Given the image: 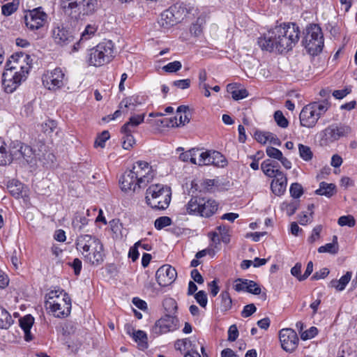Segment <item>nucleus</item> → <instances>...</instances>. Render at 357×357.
<instances>
[{
	"label": "nucleus",
	"instance_id": "nucleus-6",
	"mask_svg": "<svg viewBox=\"0 0 357 357\" xmlns=\"http://www.w3.org/2000/svg\"><path fill=\"white\" fill-rule=\"evenodd\" d=\"M302 45L307 52L314 56L319 54L324 45V34L317 24H309L303 31Z\"/></svg>",
	"mask_w": 357,
	"mask_h": 357
},
{
	"label": "nucleus",
	"instance_id": "nucleus-33",
	"mask_svg": "<svg viewBox=\"0 0 357 357\" xmlns=\"http://www.w3.org/2000/svg\"><path fill=\"white\" fill-rule=\"evenodd\" d=\"M339 250V245L337 236H333L332 243H326L318 248L319 253L328 252L333 255L337 254Z\"/></svg>",
	"mask_w": 357,
	"mask_h": 357
},
{
	"label": "nucleus",
	"instance_id": "nucleus-55",
	"mask_svg": "<svg viewBox=\"0 0 357 357\" xmlns=\"http://www.w3.org/2000/svg\"><path fill=\"white\" fill-rule=\"evenodd\" d=\"M247 292L254 295H259L261 294V288L259 285L253 280H248Z\"/></svg>",
	"mask_w": 357,
	"mask_h": 357
},
{
	"label": "nucleus",
	"instance_id": "nucleus-32",
	"mask_svg": "<svg viewBox=\"0 0 357 357\" xmlns=\"http://www.w3.org/2000/svg\"><path fill=\"white\" fill-rule=\"evenodd\" d=\"M300 206V200L292 199L289 202H284L280 205V209L288 216L293 215Z\"/></svg>",
	"mask_w": 357,
	"mask_h": 357
},
{
	"label": "nucleus",
	"instance_id": "nucleus-51",
	"mask_svg": "<svg viewBox=\"0 0 357 357\" xmlns=\"http://www.w3.org/2000/svg\"><path fill=\"white\" fill-rule=\"evenodd\" d=\"M214 160H211V151L202 152L199 154V165H209L211 163H215Z\"/></svg>",
	"mask_w": 357,
	"mask_h": 357
},
{
	"label": "nucleus",
	"instance_id": "nucleus-52",
	"mask_svg": "<svg viewBox=\"0 0 357 357\" xmlns=\"http://www.w3.org/2000/svg\"><path fill=\"white\" fill-rule=\"evenodd\" d=\"M274 119L277 124L281 128H285L289 125L288 120L283 115V113L280 110H278L274 113Z\"/></svg>",
	"mask_w": 357,
	"mask_h": 357
},
{
	"label": "nucleus",
	"instance_id": "nucleus-57",
	"mask_svg": "<svg viewBox=\"0 0 357 357\" xmlns=\"http://www.w3.org/2000/svg\"><path fill=\"white\" fill-rule=\"evenodd\" d=\"M196 301L202 307H205L207 305L208 299L206 294L204 291L200 290L195 295Z\"/></svg>",
	"mask_w": 357,
	"mask_h": 357
},
{
	"label": "nucleus",
	"instance_id": "nucleus-22",
	"mask_svg": "<svg viewBox=\"0 0 357 357\" xmlns=\"http://www.w3.org/2000/svg\"><path fill=\"white\" fill-rule=\"evenodd\" d=\"M176 10V6H171L161 13L159 21L161 26L169 29L179 22L178 17L174 13Z\"/></svg>",
	"mask_w": 357,
	"mask_h": 357
},
{
	"label": "nucleus",
	"instance_id": "nucleus-59",
	"mask_svg": "<svg viewBox=\"0 0 357 357\" xmlns=\"http://www.w3.org/2000/svg\"><path fill=\"white\" fill-rule=\"evenodd\" d=\"M214 160L215 163H211V165L218 166L220 163L223 166L225 162V159L224 156L218 151H211V160Z\"/></svg>",
	"mask_w": 357,
	"mask_h": 357
},
{
	"label": "nucleus",
	"instance_id": "nucleus-23",
	"mask_svg": "<svg viewBox=\"0 0 357 357\" xmlns=\"http://www.w3.org/2000/svg\"><path fill=\"white\" fill-rule=\"evenodd\" d=\"M71 301L66 302V305L62 303H52L50 307H46L50 310L52 314L57 318L63 319L68 317L71 312Z\"/></svg>",
	"mask_w": 357,
	"mask_h": 357
},
{
	"label": "nucleus",
	"instance_id": "nucleus-40",
	"mask_svg": "<svg viewBox=\"0 0 357 357\" xmlns=\"http://www.w3.org/2000/svg\"><path fill=\"white\" fill-rule=\"evenodd\" d=\"M196 347L195 344L192 343L189 338L178 339L174 342V348L176 351H179L183 353L186 348Z\"/></svg>",
	"mask_w": 357,
	"mask_h": 357
},
{
	"label": "nucleus",
	"instance_id": "nucleus-10",
	"mask_svg": "<svg viewBox=\"0 0 357 357\" xmlns=\"http://www.w3.org/2000/svg\"><path fill=\"white\" fill-rule=\"evenodd\" d=\"M179 328V320L175 315L165 314L157 320L151 328V333L156 336L173 332Z\"/></svg>",
	"mask_w": 357,
	"mask_h": 357
},
{
	"label": "nucleus",
	"instance_id": "nucleus-3",
	"mask_svg": "<svg viewBox=\"0 0 357 357\" xmlns=\"http://www.w3.org/2000/svg\"><path fill=\"white\" fill-rule=\"evenodd\" d=\"M75 245L86 262L93 266H98L103 262V245L95 236L80 235L77 237Z\"/></svg>",
	"mask_w": 357,
	"mask_h": 357
},
{
	"label": "nucleus",
	"instance_id": "nucleus-28",
	"mask_svg": "<svg viewBox=\"0 0 357 357\" xmlns=\"http://www.w3.org/2000/svg\"><path fill=\"white\" fill-rule=\"evenodd\" d=\"M144 118L145 114L130 116L128 121L121 127V132H133L134 129L144 122Z\"/></svg>",
	"mask_w": 357,
	"mask_h": 357
},
{
	"label": "nucleus",
	"instance_id": "nucleus-38",
	"mask_svg": "<svg viewBox=\"0 0 357 357\" xmlns=\"http://www.w3.org/2000/svg\"><path fill=\"white\" fill-rule=\"evenodd\" d=\"M132 338L136 342L138 343L140 347L144 349L148 347V337L146 333L144 331L141 330L134 331L132 333Z\"/></svg>",
	"mask_w": 357,
	"mask_h": 357
},
{
	"label": "nucleus",
	"instance_id": "nucleus-50",
	"mask_svg": "<svg viewBox=\"0 0 357 357\" xmlns=\"http://www.w3.org/2000/svg\"><path fill=\"white\" fill-rule=\"evenodd\" d=\"M216 229L218 231V234L220 235L222 241L223 243L227 244L230 241V236L229 234V227L221 225L216 227Z\"/></svg>",
	"mask_w": 357,
	"mask_h": 357
},
{
	"label": "nucleus",
	"instance_id": "nucleus-5",
	"mask_svg": "<svg viewBox=\"0 0 357 357\" xmlns=\"http://www.w3.org/2000/svg\"><path fill=\"white\" fill-rule=\"evenodd\" d=\"M171 199L172 190L167 185L153 184L146 190V203L153 209L165 210L168 208Z\"/></svg>",
	"mask_w": 357,
	"mask_h": 357
},
{
	"label": "nucleus",
	"instance_id": "nucleus-53",
	"mask_svg": "<svg viewBox=\"0 0 357 357\" xmlns=\"http://www.w3.org/2000/svg\"><path fill=\"white\" fill-rule=\"evenodd\" d=\"M182 67V64L178 61L170 62L162 67V69L167 73H176Z\"/></svg>",
	"mask_w": 357,
	"mask_h": 357
},
{
	"label": "nucleus",
	"instance_id": "nucleus-11",
	"mask_svg": "<svg viewBox=\"0 0 357 357\" xmlns=\"http://www.w3.org/2000/svg\"><path fill=\"white\" fill-rule=\"evenodd\" d=\"M67 77L60 68L47 71L42 77L43 86L50 91L62 88L67 82Z\"/></svg>",
	"mask_w": 357,
	"mask_h": 357
},
{
	"label": "nucleus",
	"instance_id": "nucleus-45",
	"mask_svg": "<svg viewBox=\"0 0 357 357\" xmlns=\"http://www.w3.org/2000/svg\"><path fill=\"white\" fill-rule=\"evenodd\" d=\"M124 135L123 137L122 147L124 149L129 150L135 143L132 132H121Z\"/></svg>",
	"mask_w": 357,
	"mask_h": 357
},
{
	"label": "nucleus",
	"instance_id": "nucleus-9",
	"mask_svg": "<svg viewBox=\"0 0 357 357\" xmlns=\"http://www.w3.org/2000/svg\"><path fill=\"white\" fill-rule=\"evenodd\" d=\"M114 57V44L111 40H107L90 50L87 61L89 65L98 67L109 63Z\"/></svg>",
	"mask_w": 357,
	"mask_h": 357
},
{
	"label": "nucleus",
	"instance_id": "nucleus-36",
	"mask_svg": "<svg viewBox=\"0 0 357 357\" xmlns=\"http://www.w3.org/2000/svg\"><path fill=\"white\" fill-rule=\"evenodd\" d=\"M199 151V149L192 148L179 155V159L183 162H190L192 164L197 165L196 155Z\"/></svg>",
	"mask_w": 357,
	"mask_h": 357
},
{
	"label": "nucleus",
	"instance_id": "nucleus-8",
	"mask_svg": "<svg viewBox=\"0 0 357 357\" xmlns=\"http://www.w3.org/2000/svg\"><path fill=\"white\" fill-rule=\"evenodd\" d=\"M185 207L187 213L190 215L210 218L218 211V204L214 199L193 196Z\"/></svg>",
	"mask_w": 357,
	"mask_h": 357
},
{
	"label": "nucleus",
	"instance_id": "nucleus-42",
	"mask_svg": "<svg viewBox=\"0 0 357 357\" xmlns=\"http://www.w3.org/2000/svg\"><path fill=\"white\" fill-rule=\"evenodd\" d=\"M298 151L300 157L306 162L311 160L313 158V153L308 146L299 144Z\"/></svg>",
	"mask_w": 357,
	"mask_h": 357
},
{
	"label": "nucleus",
	"instance_id": "nucleus-54",
	"mask_svg": "<svg viewBox=\"0 0 357 357\" xmlns=\"http://www.w3.org/2000/svg\"><path fill=\"white\" fill-rule=\"evenodd\" d=\"M248 279L238 278L234 281V289L237 292L246 291L248 287Z\"/></svg>",
	"mask_w": 357,
	"mask_h": 357
},
{
	"label": "nucleus",
	"instance_id": "nucleus-1",
	"mask_svg": "<svg viewBox=\"0 0 357 357\" xmlns=\"http://www.w3.org/2000/svg\"><path fill=\"white\" fill-rule=\"evenodd\" d=\"M301 35L298 25L295 22H284L268 31L257 40L262 50L279 53L289 52L298 43Z\"/></svg>",
	"mask_w": 357,
	"mask_h": 357
},
{
	"label": "nucleus",
	"instance_id": "nucleus-18",
	"mask_svg": "<svg viewBox=\"0 0 357 357\" xmlns=\"http://www.w3.org/2000/svg\"><path fill=\"white\" fill-rule=\"evenodd\" d=\"M146 100V98L144 96L134 94L123 98L119 105V108L134 112L138 107L144 105Z\"/></svg>",
	"mask_w": 357,
	"mask_h": 357
},
{
	"label": "nucleus",
	"instance_id": "nucleus-2",
	"mask_svg": "<svg viewBox=\"0 0 357 357\" xmlns=\"http://www.w3.org/2000/svg\"><path fill=\"white\" fill-rule=\"evenodd\" d=\"M30 55L22 52L14 53L6 61L2 75V85L6 93H13L26 79L32 67Z\"/></svg>",
	"mask_w": 357,
	"mask_h": 357
},
{
	"label": "nucleus",
	"instance_id": "nucleus-7",
	"mask_svg": "<svg viewBox=\"0 0 357 357\" xmlns=\"http://www.w3.org/2000/svg\"><path fill=\"white\" fill-rule=\"evenodd\" d=\"M329 106L327 101L313 102L304 106L299 115L301 126L308 128H314Z\"/></svg>",
	"mask_w": 357,
	"mask_h": 357
},
{
	"label": "nucleus",
	"instance_id": "nucleus-47",
	"mask_svg": "<svg viewBox=\"0 0 357 357\" xmlns=\"http://www.w3.org/2000/svg\"><path fill=\"white\" fill-rule=\"evenodd\" d=\"M337 224L341 227L347 226L353 227L356 225V220L351 215H342L338 218Z\"/></svg>",
	"mask_w": 357,
	"mask_h": 357
},
{
	"label": "nucleus",
	"instance_id": "nucleus-58",
	"mask_svg": "<svg viewBox=\"0 0 357 357\" xmlns=\"http://www.w3.org/2000/svg\"><path fill=\"white\" fill-rule=\"evenodd\" d=\"M57 126V123L54 121L49 119L42 124V130L45 133H52Z\"/></svg>",
	"mask_w": 357,
	"mask_h": 357
},
{
	"label": "nucleus",
	"instance_id": "nucleus-21",
	"mask_svg": "<svg viewBox=\"0 0 357 357\" xmlns=\"http://www.w3.org/2000/svg\"><path fill=\"white\" fill-rule=\"evenodd\" d=\"M45 307H50V305L54 303H62L66 305V302L71 301V298L69 295L64 291V290H54L50 291L46 295Z\"/></svg>",
	"mask_w": 357,
	"mask_h": 357
},
{
	"label": "nucleus",
	"instance_id": "nucleus-30",
	"mask_svg": "<svg viewBox=\"0 0 357 357\" xmlns=\"http://www.w3.org/2000/svg\"><path fill=\"white\" fill-rule=\"evenodd\" d=\"M336 193V186L333 183H327L322 181L319 183V188L315 190V194L318 195H324L328 198L331 197Z\"/></svg>",
	"mask_w": 357,
	"mask_h": 357
},
{
	"label": "nucleus",
	"instance_id": "nucleus-44",
	"mask_svg": "<svg viewBox=\"0 0 357 357\" xmlns=\"http://www.w3.org/2000/svg\"><path fill=\"white\" fill-rule=\"evenodd\" d=\"M11 163V157L6 151V144L0 141V165L3 166Z\"/></svg>",
	"mask_w": 357,
	"mask_h": 357
},
{
	"label": "nucleus",
	"instance_id": "nucleus-60",
	"mask_svg": "<svg viewBox=\"0 0 357 357\" xmlns=\"http://www.w3.org/2000/svg\"><path fill=\"white\" fill-rule=\"evenodd\" d=\"M266 153L268 157L276 160H279L282 155V153L280 150L273 146H268Z\"/></svg>",
	"mask_w": 357,
	"mask_h": 357
},
{
	"label": "nucleus",
	"instance_id": "nucleus-13",
	"mask_svg": "<svg viewBox=\"0 0 357 357\" xmlns=\"http://www.w3.org/2000/svg\"><path fill=\"white\" fill-rule=\"evenodd\" d=\"M47 15L42 7L29 10L24 16L26 26L31 30H38L43 27L47 21Z\"/></svg>",
	"mask_w": 357,
	"mask_h": 357
},
{
	"label": "nucleus",
	"instance_id": "nucleus-64",
	"mask_svg": "<svg viewBox=\"0 0 357 357\" xmlns=\"http://www.w3.org/2000/svg\"><path fill=\"white\" fill-rule=\"evenodd\" d=\"M190 31L192 35L195 36H198L202 33V26L199 23V19L190 26Z\"/></svg>",
	"mask_w": 357,
	"mask_h": 357
},
{
	"label": "nucleus",
	"instance_id": "nucleus-17",
	"mask_svg": "<svg viewBox=\"0 0 357 357\" xmlns=\"http://www.w3.org/2000/svg\"><path fill=\"white\" fill-rule=\"evenodd\" d=\"M52 38L54 42L61 46H68L75 43V37L72 32L63 26L54 28Z\"/></svg>",
	"mask_w": 357,
	"mask_h": 357
},
{
	"label": "nucleus",
	"instance_id": "nucleus-46",
	"mask_svg": "<svg viewBox=\"0 0 357 357\" xmlns=\"http://www.w3.org/2000/svg\"><path fill=\"white\" fill-rule=\"evenodd\" d=\"M172 224V219L168 216H161L158 218L154 222L155 228L157 230H161L165 227L169 226Z\"/></svg>",
	"mask_w": 357,
	"mask_h": 357
},
{
	"label": "nucleus",
	"instance_id": "nucleus-49",
	"mask_svg": "<svg viewBox=\"0 0 357 357\" xmlns=\"http://www.w3.org/2000/svg\"><path fill=\"white\" fill-rule=\"evenodd\" d=\"M110 137L109 131L104 130L100 135H98L95 140L94 146L104 148L105 146V142Z\"/></svg>",
	"mask_w": 357,
	"mask_h": 357
},
{
	"label": "nucleus",
	"instance_id": "nucleus-48",
	"mask_svg": "<svg viewBox=\"0 0 357 357\" xmlns=\"http://www.w3.org/2000/svg\"><path fill=\"white\" fill-rule=\"evenodd\" d=\"M289 192L294 199H298L303 195L304 191L300 183H294L290 186Z\"/></svg>",
	"mask_w": 357,
	"mask_h": 357
},
{
	"label": "nucleus",
	"instance_id": "nucleus-31",
	"mask_svg": "<svg viewBox=\"0 0 357 357\" xmlns=\"http://www.w3.org/2000/svg\"><path fill=\"white\" fill-rule=\"evenodd\" d=\"M351 278V273L347 272L340 280H333L330 282V287L336 289L337 291H342L345 289Z\"/></svg>",
	"mask_w": 357,
	"mask_h": 357
},
{
	"label": "nucleus",
	"instance_id": "nucleus-16",
	"mask_svg": "<svg viewBox=\"0 0 357 357\" xmlns=\"http://www.w3.org/2000/svg\"><path fill=\"white\" fill-rule=\"evenodd\" d=\"M176 275L177 273L174 267L169 264H165L157 270L155 278L160 286L167 287L174 282Z\"/></svg>",
	"mask_w": 357,
	"mask_h": 357
},
{
	"label": "nucleus",
	"instance_id": "nucleus-35",
	"mask_svg": "<svg viewBox=\"0 0 357 357\" xmlns=\"http://www.w3.org/2000/svg\"><path fill=\"white\" fill-rule=\"evenodd\" d=\"M176 113L180 114L178 126H185L190 122L191 115L189 112L188 106L180 105L176 109Z\"/></svg>",
	"mask_w": 357,
	"mask_h": 357
},
{
	"label": "nucleus",
	"instance_id": "nucleus-43",
	"mask_svg": "<svg viewBox=\"0 0 357 357\" xmlns=\"http://www.w3.org/2000/svg\"><path fill=\"white\" fill-rule=\"evenodd\" d=\"M234 87L231 86V84L227 85V89L228 91H231V94L232 96V98L235 100H242L243 98H245L248 96V92L245 89H234Z\"/></svg>",
	"mask_w": 357,
	"mask_h": 357
},
{
	"label": "nucleus",
	"instance_id": "nucleus-14",
	"mask_svg": "<svg viewBox=\"0 0 357 357\" xmlns=\"http://www.w3.org/2000/svg\"><path fill=\"white\" fill-rule=\"evenodd\" d=\"M351 132V128L345 125L331 124L322 132V139L326 142H335L340 137H346Z\"/></svg>",
	"mask_w": 357,
	"mask_h": 357
},
{
	"label": "nucleus",
	"instance_id": "nucleus-29",
	"mask_svg": "<svg viewBox=\"0 0 357 357\" xmlns=\"http://www.w3.org/2000/svg\"><path fill=\"white\" fill-rule=\"evenodd\" d=\"M7 188L10 194L15 199H20L23 197L22 192L24 185L17 180L10 181L7 185Z\"/></svg>",
	"mask_w": 357,
	"mask_h": 357
},
{
	"label": "nucleus",
	"instance_id": "nucleus-27",
	"mask_svg": "<svg viewBox=\"0 0 357 357\" xmlns=\"http://www.w3.org/2000/svg\"><path fill=\"white\" fill-rule=\"evenodd\" d=\"M97 30L98 28L96 25L88 24L85 27L84 31L82 33L79 40L75 43H73L72 52H75L78 51V50L80 47V43L82 41L88 40L91 39L92 37H93Z\"/></svg>",
	"mask_w": 357,
	"mask_h": 357
},
{
	"label": "nucleus",
	"instance_id": "nucleus-20",
	"mask_svg": "<svg viewBox=\"0 0 357 357\" xmlns=\"http://www.w3.org/2000/svg\"><path fill=\"white\" fill-rule=\"evenodd\" d=\"M8 155L11 157V162L13 160L23 158L28 161L32 155V149L27 145H24L21 142H17V146L11 147Z\"/></svg>",
	"mask_w": 357,
	"mask_h": 357
},
{
	"label": "nucleus",
	"instance_id": "nucleus-12",
	"mask_svg": "<svg viewBox=\"0 0 357 357\" xmlns=\"http://www.w3.org/2000/svg\"><path fill=\"white\" fill-rule=\"evenodd\" d=\"M132 170L136 174L139 189L146 187L155 175L152 167L144 161H137L133 165Z\"/></svg>",
	"mask_w": 357,
	"mask_h": 357
},
{
	"label": "nucleus",
	"instance_id": "nucleus-61",
	"mask_svg": "<svg viewBox=\"0 0 357 357\" xmlns=\"http://www.w3.org/2000/svg\"><path fill=\"white\" fill-rule=\"evenodd\" d=\"M141 245V241L136 242L132 247H131L128 252V257L132 259V261H135L139 256L138 251V247Z\"/></svg>",
	"mask_w": 357,
	"mask_h": 357
},
{
	"label": "nucleus",
	"instance_id": "nucleus-19",
	"mask_svg": "<svg viewBox=\"0 0 357 357\" xmlns=\"http://www.w3.org/2000/svg\"><path fill=\"white\" fill-rule=\"evenodd\" d=\"M119 183L123 191L132 190L135 192L139 189L136 174L132 169L126 170L122 174L119 179Z\"/></svg>",
	"mask_w": 357,
	"mask_h": 357
},
{
	"label": "nucleus",
	"instance_id": "nucleus-15",
	"mask_svg": "<svg viewBox=\"0 0 357 357\" xmlns=\"http://www.w3.org/2000/svg\"><path fill=\"white\" fill-rule=\"evenodd\" d=\"M279 338L282 348L287 352L294 351L298 347V337L295 331L291 328H282L280 330Z\"/></svg>",
	"mask_w": 357,
	"mask_h": 357
},
{
	"label": "nucleus",
	"instance_id": "nucleus-39",
	"mask_svg": "<svg viewBox=\"0 0 357 357\" xmlns=\"http://www.w3.org/2000/svg\"><path fill=\"white\" fill-rule=\"evenodd\" d=\"M221 297V310L223 312H227L231 308L232 306V300L229 295V293L227 291H224L220 294Z\"/></svg>",
	"mask_w": 357,
	"mask_h": 357
},
{
	"label": "nucleus",
	"instance_id": "nucleus-34",
	"mask_svg": "<svg viewBox=\"0 0 357 357\" xmlns=\"http://www.w3.org/2000/svg\"><path fill=\"white\" fill-rule=\"evenodd\" d=\"M13 323V319L9 312L0 306V328L7 329Z\"/></svg>",
	"mask_w": 357,
	"mask_h": 357
},
{
	"label": "nucleus",
	"instance_id": "nucleus-41",
	"mask_svg": "<svg viewBox=\"0 0 357 357\" xmlns=\"http://www.w3.org/2000/svg\"><path fill=\"white\" fill-rule=\"evenodd\" d=\"M19 3V0H13L12 2L3 5L1 6L2 14L5 16L10 15L17 10Z\"/></svg>",
	"mask_w": 357,
	"mask_h": 357
},
{
	"label": "nucleus",
	"instance_id": "nucleus-62",
	"mask_svg": "<svg viewBox=\"0 0 357 357\" xmlns=\"http://www.w3.org/2000/svg\"><path fill=\"white\" fill-rule=\"evenodd\" d=\"M322 230V226L321 225H317L316 226L312 231V234L310 236H309L307 241L310 243H314L317 240H318L320 238V233Z\"/></svg>",
	"mask_w": 357,
	"mask_h": 357
},
{
	"label": "nucleus",
	"instance_id": "nucleus-56",
	"mask_svg": "<svg viewBox=\"0 0 357 357\" xmlns=\"http://www.w3.org/2000/svg\"><path fill=\"white\" fill-rule=\"evenodd\" d=\"M318 334V329L315 326L310 327L308 330L302 332L301 337L303 340H307L314 337Z\"/></svg>",
	"mask_w": 357,
	"mask_h": 357
},
{
	"label": "nucleus",
	"instance_id": "nucleus-24",
	"mask_svg": "<svg viewBox=\"0 0 357 357\" xmlns=\"http://www.w3.org/2000/svg\"><path fill=\"white\" fill-rule=\"evenodd\" d=\"M261 169L264 174L270 178L275 176H280L283 172L280 170V165L278 162L266 159L264 160L261 165Z\"/></svg>",
	"mask_w": 357,
	"mask_h": 357
},
{
	"label": "nucleus",
	"instance_id": "nucleus-4",
	"mask_svg": "<svg viewBox=\"0 0 357 357\" xmlns=\"http://www.w3.org/2000/svg\"><path fill=\"white\" fill-rule=\"evenodd\" d=\"M60 6L66 15L78 21L98 10V0H60Z\"/></svg>",
	"mask_w": 357,
	"mask_h": 357
},
{
	"label": "nucleus",
	"instance_id": "nucleus-26",
	"mask_svg": "<svg viewBox=\"0 0 357 357\" xmlns=\"http://www.w3.org/2000/svg\"><path fill=\"white\" fill-rule=\"evenodd\" d=\"M34 323V318L31 314H26L19 319V324L21 328L24 333V340L29 342L33 340L31 333V328Z\"/></svg>",
	"mask_w": 357,
	"mask_h": 357
},
{
	"label": "nucleus",
	"instance_id": "nucleus-63",
	"mask_svg": "<svg viewBox=\"0 0 357 357\" xmlns=\"http://www.w3.org/2000/svg\"><path fill=\"white\" fill-rule=\"evenodd\" d=\"M256 310L257 307L253 303L246 305L241 312V316L244 318H247L254 314Z\"/></svg>",
	"mask_w": 357,
	"mask_h": 357
},
{
	"label": "nucleus",
	"instance_id": "nucleus-25",
	"mask_svg": "<svg viewBox=\"0 0 357 357\" xmlns=\"http://www.w3.org/2000/svg\"><path fill=\"white\" fill-rule=\"evenodd\" d=\"M280 176H275L274 179L271 183V188L273 194L277 196H281L286 190L287 185V178L286 175L282 173Z\"/></svg>",
	"mask_w": 357,
	"mask_h": 357
},
{
	"label": "nucleus",
	"instance_id": "nucleus-37",
	"mask_svg": "<svg viewBox=\"0 0 357 357\" xmlns=\"http://www.w3.org/2000/svg\"><path fill=\"white\" fill-rule=\"evenodd\" d=\"M162 306L167 312L166 314H169L174 315L178 309L177 303L175 299L172 298H166L162 301Z\"/></svg>",
	"mask_w": 357,
	"mask_h": 357
}]
</instances>
